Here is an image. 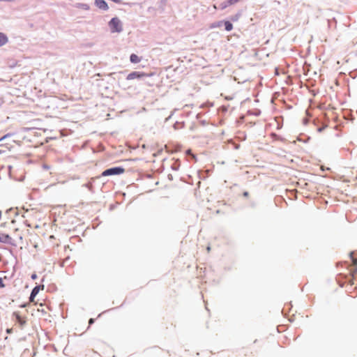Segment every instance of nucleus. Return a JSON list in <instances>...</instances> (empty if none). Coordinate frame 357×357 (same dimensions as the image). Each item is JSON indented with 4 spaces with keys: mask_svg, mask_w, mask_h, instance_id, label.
<instances>
[{
    "mask_svg": "<svg viewBox=\"0 0 357 357\" xmlns=\"http://www.w3.org/2000/svg\"><path fill=\"white\" fill-rule=\"evenodd\" d=\"M22 241V236L19 235L17 238H12L11 236L0 233V243L15 245L18 241Z\"/></svg>",
    "mask_w": 357,
    "mask_h": 357,
    "instance_id": "f257e3e1",
    "label": "nucleus"
},
{
    "mask_svg": "<svg viewBox=\"0 0 357 357\" xmlns=\"http://www.w3.org/2000/svg\"><path fill=\"white\" fill-rule=\"evenodd\" d=\"M125 172V169L123 167H112L110 169H107L102 172L101 174L102 176H113V175H119Z\"/></svg>",
    "mask_w": 357,
    "mask_h": 357,
    "instance_id": "f03ea898",
    "label": "nucleus"
},
{
    "mask_svg": "<svg viewBox=\"0 0 357 357\" xmlns=\"http://www.w3.org/2000/svg\"><path fill=\"white\" fill-rule=\"evenodd\" d=\"M109 26L112 32H120L121 31L120 21L117 18H112L109 22Z\"/></svg>",
    "mask_w": 357,
    "mask_h": 357,
    "instance_id": "7ed1b4c3",
    "label": "nucleus"
},
{
    "mask_svg": "<svg viewBox=\"0 0 357 357\" xmlns=\"http://www.w3.org/2000/svg\"><path fill=\"white\" fill-rule=\"evenodd\" d=\"M146 76H148V75L145 73L134 71L128 74L126 79L128 80H131L134 79H140Z\"/></svg>",
    "mask_w": 357,
    "mask_h": 357,
    "instance_id": "20e7f679",
    "label": "nucleus"
},
{
    "mask_svg": "<svg viewBox=\"0 0 357 357\" xmlns=\"http://www.w3.org/2000/svg\"><path fill=\"white\" fill-rule=\"evenodd\" d=\"M43 289H44V285H38V286L35 287L33 289L31 296H30V301L31 303H34L35 305L37 304L36 303H35L34 298H35L36 296L38 294L40 290H43Z\"/></svg>",
    "mask_w": 357,
    "mask_h": 357,
    "instance_id": "39448f33",
    "label": "nucleus"
},
{
    "mask_svg": "<svg viewBox=\"0 0 357 357\" xmlns=\"http://www.w3.org/2000/svg\"><path fill=\"white\" fill-rule=\"evenodd\" d=\"M350 275L349 276H347V275H344V277L345 278H348L347 279V282L348 283L352 286L354 283V275L357 272V268H351L350 269Z\"/></svg>",
    "mask_w": 357,
    "mask_h": 357,
    "instance_id": "423d86ee",
    "label": "nucleus"
},
{
    "mask_svg": "<svg viewBox=\"0 0 357 357\" xmlns=\"http://www.w3.org/2000/svg\"><path fill=\"white\" fill-rule=\"evenodd\" d=\"M96 3L101 9L107 10L108 8V6L105 0H96Z\"/></svg>",
    "mask_w": 357,
    "mask_h": 357,
    "instance_id": "0eeeda50",
    "label": "nucleus"
},
{
    "mask_svg": "<svg viewBox=\"0 0 357 357\" xmlns=\"http://www.w3.org/2000/svg\"><path fill=\"white\" fill-rule=\"evenodd\" d=\"M130 60L133 63H138L141 61V59L135 54H132Z\"/></svg>",
    "mask_w": 357,
    "mask_h": 357,
    "instance_id": "6e6552de",
    "label": "nucleus"
},
{
    "mask_svg": "<svg viewBox=\"0 0 357 357\" xmlns=\"http://www.w3.org/2000/svg\"><path fill=\"white\" fill-rule=\"evenodd\" d=\"M14 315L15 316L17 321L21 325H24L25 324V320L17 312H15Z\"/></svg>",
    "mask_w": 357,
    "mask_h": 357,
    "instance_id": "1a4fd4ad",
    "label": "nucleus"
},
{
    "mask_svg": "<svg viewBox=\"0 0 357 357\" xmlns=\"http://www.w3.org/2000/svg\"><path fill=\"white\" fill-rule=\"evenodd\" d=\"M8 42V38L6 35L2 33H0V47L3 46Z\"/></svg>",
    "mask_w": 357,
    "mask_h": 357,
    "instance_id": "9d476101",
    "label": "nucleus"
},
{
    "mask_svg": "<svg viewBox=\"0 0 357 357\" xmlns=\"http://www.w3.org/2000/svg\"><path fill=\"white\" fill-rule=\"evenodd\" d=\"M225 30L227 31H230L233 29V25L229 21H225L224 22Z\"/></svg>",
    "mask_w": 357,
    "mask_h": 357,
    "instance_id": "9b49d317",
    "label": "nucleus"
},
{
    "mask_svg": "<svg viewBox=\"0 0 357 357\" xmlns=\"http://www.w3.org/2000/svg\"><path fill=\"white\" fill-rule=\"evenodd\" d=\"M231 4L229 3V0L227 1L223 2L220 4V8L221 9L226 8L228 6H231Z\"/></svg>",
    "mask_w": 357,
    "mask_h": 357,
    "instance_id": "f8f14e48",
    "label": "nucleus"
},
{
    "mask_svg": "<svg viewBox=\"0 0 357 357\" xmlns=\"http://www.w3.org/2000/svg\"><path fill=\"white\" fill-rule=\"evenodd\" d=\"M19 235H21V234L19 233V229H15V235L13 236H12V238H17Z\"/></svg>",
    "mask_w": 357,
    "mask_h": 357,
    "instance_id": "ddd939ff",
    "label": "nucleus"
},
{
    "mask_svg": "<svg viewBox=\"0 0 357 357\" xmlns=\"http://www.w3.org/2000/svg\"><path fill=\"white\" fill-rule=\"evenodd\" d=\"M5 287V284L3 283V280L1 278H0V288H3Z\"/></svg>",
    "mask_w": 357,
    "mask_h": 357,
    "instance_id": "4468645a",
    "label": "nucleus"
},
{
    "mask_svg": "<svg viewBox=\"0 0 357 357\" xmlns=\"http://www.w3.org/2000/svg\"><path fill=\"white\" fill-rule=\"evenodd\" d=\"M353 265L355 266L357 265V259H353Z\"/></svg>",
    "mask_w": 357,
    "mask_h": 357,
    "instance_id": "2eb2a0df",
    "label": "nucleus"
},
{
    "mask_svg": "<svg viewBox=\"0 0 357 357\" xmlns=\"http://www.w3.org/2000/svg\"><path fill=\"white\" fill-rule=\"evenodd\" d=\"M186 153L188 155H192L194 157V155L192 154V152H191L190 149H188V151H186Z\"/></svg>",
    "mask_w": 357,
    "mask_h": 357,
    "instance_id": "dca6fc26",
    "label": "nucleus"
},
{
    "mask_svg": "<svg viewBox=\"0 0 357 357\" xmlns=\"http://www.w3.org/2000/svg\"><path fill=\"white\" fill-rule=\"evenodd\" d=\"M343 278L342 275H340L339 277L337 278V280L338 282H340V280Z\"/></svg>",
    "mask_w": 357,
    "mask_h": 357,
    "instance_id": "f3484780",
    "label": "nucleus"
},
{
    "mask_svg": "<svg viewBox=\"0 0 357 357\" xmlns=\"http://www.w3.org/2000/svg\"><path fill=\"white\" fill-rule=\"evenodd\" d=\"M93 322H94V319H90L89 321V324H92Z\"/></svg>",
    "mask_w": 357,
    "mask_h": 357,
    "instance_id": "a211bd4d",
    "label": "nucleus"
},
{
    "mask_svg": "<svg viewBox=\"0 0 357 357\" xmlns=\"http://www.w3.org/2000/svg\"><path fill=\"white\" fill-rule=\"evenodd\" d=\"M243 196L244 197H248L249 196V193L248 192H243Z\"/></svg>",
    "mask_w": 357,
    "mask_h": 357,
    "instance_id": "6ab92c4d",
    "label": "nucleus"
},
{
    "mask_svg": "<svg viewBox=\"0 0 357 357\" xmlns=\"http://www.w3.org/2000/svg\"><path fill=\"white\" fill-rule=\"evenodd\" d=\"M206 250H207V252H210V251H211V247H210V246H208V247L206 248Z\"/></svg>",
    "mask_w": 357,
    "mask_h": 357,
    "instance_id": "aec40b11",
    "label": "nucleus"
},
{
    "mask_svg": "<svg viewBox=\"0 0 357 357\" xmlns=\"http://www.w3.org/2000/svg\"><path fill=\"white\" fill-rule=\"evenodd\" d=\"M15 0H0V1H14Z\"/></svg>",
    "mask_w": 357,
    "mask_h": 357,
    "instance_id": "412c9836",
    "label": "nucleus"
},
{
    "mask_svg": "<svg viewBox=\"0 0 357 357\" xmlns=\"http://www.w3.org/2000/svg\"><path fill=\"white\" fill-rule=\"evenodd\" d=\"M50 239H54V236L53 235H51V236H50Z\"/></svg>",
    "mask_w": 357,
    "mask_h": 357,
    "instance_id": "4be33fe9",
    "label": "nucleus"
},
{
    "mask_svg": "<svg viewBox=\"0 0 357 357\" xmlns=\"http://www.w3.org/2000/svg\"><path fill=\"white\" fill-rule=\"evenodd\" d=\"M32 278H33V279L36 278V275L33 274V275H32Z\"/></svg>",
    "mask_w": 357,
    "mask_h": 357,
    "instance_id": "5701e85b",
    "label": "nucleus"
},
{
    "mask_svg": "<svg viewBox=\"0 0 357 357\" xmlns=\"http://www.w3.org/2000/svg\"><path fill=\"white\" fill-rule=\"evenodd\" d=\"M1 217H2V211H0V220L1 219Z\"/></svg>",
    "mask_w": 357,
    "mask_h": 357,
    "instance_id": "b1692460",
    "label": "nucleus"
},
{
    "mask_svg": "<svg viewBox=\"0 0 357 357\" xmlns=\"http://www.w3.org/2000/svg\"><path fill=\"white\" fill-rule=\"evenodd\" d=\"M11 332V329H7V333H10Z\"/></svg>",
    "mask_w": 357,
    "mask_h": 357,
    "instance_id": "393cba45",
    "label": "nucleus"
},
{
    "mask_svg": "<svg viewBox=\"0 0 357 357\" xmlns=\"http://www.w3.org/2000/svg\"><path fill=\"white\" fill-rule=\"evenodd\" d=\"M213 8H214V9H217V7H216V6H215V5H213Z\"/></svg>",
    "mask_w": 357,
    "mask_h": 357,
    "instance_id": "a878e982",
    "label": "nucleus"
}]
</instances>
